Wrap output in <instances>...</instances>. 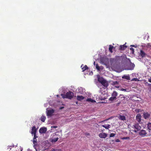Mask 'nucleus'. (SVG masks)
Masks as SVG:
<instances>
[{
    "label": "nucleus",
    "mask_w": 151,
    "mask_h": 151,
    "mask_svg": "<svg viewBox=\"0 0 151 151\" xmlns=\"http://www.w3.org/2000/svg\"><path fill=\"white\" fill-rule=\"evenodd\" d=\"M143 116L145 119H147L149 117L150 114L147 112L144 113L143 114Z\"/></svg>",
    "instance_id": "obj_13"
},
{
    "label": "nucleus",
    "mask_w": 151,
    "mask_h": 151,
    "mask_svg": "<svg viewBox=\"0 0 151 151\" xmlns=\"http://www.w3.org/2000/svg\"><path fill=\"white\" fill-rule=\"evenodd\" d=\"M122 78L127 80H129L130 79V77L129 76H126L125 75L122 77Z\"/></svg>",
    "instance_id": "obj_19"
},
{
    "label": "nucleus",
    "mask_w": 151,
    "mask_h": 151,
    "mask_svg": "<svg viewBox=\"0 0 151 151\" xmlns=\"http://www.w3.org/2000/svg\"><path fill=\"white\" fill-rule=\"evenodd\" d=\"M52 127H53V128H57V126H53Z\"/></svg>",
    "instance_id": "obj_42"
},
{
    "label": "nucleus",
    "mask_w": 151,
    "mask_h": 151,
    "mask_svg": "<svg viewBox=\"0 0 151 151\" xmlns=\"http://www.w3.org/2000/svg\"><path fill=\"white\" fill-rule=\"evenodd\" d=\"M149 135H151V133L149 134Z\"/></svg>",
    "instance_id": "obj_45"
},
{
    "label": "nucleus",
    "mask_w": 151,
    "mask_h": 151,
    "mask_svg": "<svg viewBox=\"0 0 151 151\" xmlns=\"http://www.w3.org/2000/svg\"><path fill=\"white\" fill-rule=\"evenodd\" d=\"M58 137H57L56 138H54L53 139H51V142H56L58 140Z\"/></svg>",
    "instance_id": "obj_26"
},
{
    "label": "nucleus",
    "mask_w": 151,
    "mask_h": 151,
    "mask_svg": "<svg viewBox=\"0 0 151 151\" xmlns=\"http://www.w3.org/2000/svg\"><path fill=\"white\" fill-rule=\"evenodd\" d=\"M114 48V47L111 45H109V50L111 52H113L112 49Z\"/></svg>",
    "instance_id": "obj_21"
},
{
    "label": "nucleus",
    "mask_w": 151,
    "mask_h": 151,
    "mask_svg": "<svg viewBox=\"0 0 151 151\" xmlns=\"http://www.w3.org/2000/svg\"><path fill=\"white\" fill-rule=\"evenodd\" d=\"M148 86L149 87V89L150 91H151V84H150V85Z\"/></svg>",
    "instance_id": "obj_35"
},
{
    "label": "nucleus",
    "mask_w": 151,
    "mask_h": 151,
    "mask_svg": "<svg viewBox=\"0 0 151 151\" xmlns=\"http://www.w3.org/2000/svg\"><path fill=\"white\" fill-rule=\"evenodd\" d=\"M136 120L138 123L141 121V116L139 114H137L136 116Z\"/></svg>",
    "instance_id": "obj_10"
},
{
    "label": "nucleus",
    "mask_w": 151,
    "mask_h": 151,
    "mask_svg": "<svg viewBox=\"0 0 151 151\" xmlns=\"http://www.w3.org/2000/svg\"><path fill=\"white\" fill-rule=\"evenodd\" d=\"M140 55L143 58L145 57L146 54L142 50L140 51Z\"/></svg>",
    "instance_id": "obj_12"
},
{
    "label": "nucleus",
    "mask_w": 151,
    "mask_h": 151,
    "mask_svg": "<svg viewBox=\"0 0 151 151\" xmlns=\"http://www.w3.org/2000/svg\"><path fill=\"white\" fill-rule=\"evenodd\" d=\"M87 135H89V133H87Z\"/></svg>",
    "instance_id": "obj_47"
},
{
    "label": "nucleus",
    "mask_w": 151,
    "mask_h": 151,
    "mask_svg": "<svg viewBox=\"0 0 151 151\" xmlns=\"http://www.w3.org/2000/svg\"><path fill=\"white\" fill-rule=\"evenodd\" d=\"M120 90L122 91H126L127 90L126 89H124L123 88H122Z\"/></svg>",
    "instance_id": "obj_36"
},
{
    "label": "nucleus",
    "mask_w": 151,
    "mask_h": 151,
    "mask_svg": "<svg viewBox=\"0 0 151 151\" xmlns=\"http://www.w3.org/2000/svg\"><path fill=\"white\" fill-rule=\"evenodd\" d=\"M63 107H62L60 109H63Z\"/></svg>",
    "instance_id": "obj_46"
},
{
    "label": "nucleus",
    "mask_w": 151,
    "mask_h": 151,
    "mask_svg": "<svg viewBox=\"0 0 151 151\" xmlns=\"http://www.w3.org/2000/svg\"><path fill=\"white\" fill-rule=\"evenodd\" d=\"M66 95V93L65 94H64L63 93H62L61 94V96H62V97L63 99H65V98L67 99V96Z\"/></svg>",
    "instance_id": "obj_29"
},
{
    "label": "nucleus",
    "mask_w": 151,
    "mask_h": 151,
    "mask_svg": "<svg viewBox=\"0 0 151 151\" xmlns=\"http://www.w3.org/2000/svg\"><path fill=\"white\" fill-rule=\"evenodd\" d=\"M117 95V93L115 91H113L112 94V96L114 97H116V96Z\"/></svg>",
    "instance_id": "obj_23"
},
{
    "label": "nucleus",
    "mask_w": 151,
    "mask_h": 151,
    "mask_svg": "<svg viewBox=\"0 0 151 151\" xmlns=\"http://www.w3.org/2000/svg\"><path fill=\"white\" fill-rule=\"evenodd\" d=\"M37 131V129L36 128L35 126H33L32 128V131L31 133L32 134H36Z\"/></svg>",
    "instance_id": "obj_9"
},
{
    "label": "nucleus",
    "mask_w": 151,
    "mask_h": 151,
    "mask_svg": "<svg viewBox=\"0 0 151 151\" xmlns=\"http://www.w3.org/2000/svg\"><path fill=\"white\" fill-rule=\"evenodd\" d=\"M99 136L101 138H105L107 136V134L105 133H102L99 134Z\"/></svg>",
    "instance_id": "obj_5"
},
{
    "label": "nucleus",
    "mask_w": 151,
    "mask_h": 151,
    "mask_svg": "<svg viewBox=\"0 0 151 151\" xmlns=\"http://www.w3.org/2000/svg\"><path fill=\"white\" fill-rule=\"evenodd\" d=\"M101 82V84L102 85L105 87H107L108 86V82L105 80H104L103 81Z\"/></svg>",
    "instance_id": "obj_8"
},
{
    "label": "nucleus",
    "mask_w": 151,
    "mask_h": 151,
    "mask_svg": "<svg viewBox=\"0 0 151 151\" xmlns=\"http://www.w3.org/2000/svg\"><path fill=\"white\" fill-rule=\"evenodd\" d=\"M67 99H72L74 96V93L72 92L69 91L66 93Z\"/></svg>",
    "instance_id": "obj_2"
},
{
    "label": "nucleus",
    "mask_w": 151,
    "mask_h": 151,
    "mask_svg": "<svg viewBox=\"0 0 151 151\" xmlns=\"http://www.w3.org/2000/svg\"><path fill=\"white\" fill-rule=\"evenodd\" d=\"M101 126L105 128L106 129H108L109 128L110 125L109 124H107L105 125H102Z\"/></svg>",
    "instance_id": "obj_18"
},
{
    "label": "nucleus",
    "mask_w": 151,
    "mask_h": 151,
    "mask_svg": "<svg viewBox=\"0 0 151 151\" xmlns=\"http://www.w3.org/2000/svg\"><path fill=\"white\" fill-rule=\"evenodd\" d=\"M55 151H62V150L61 149H56L55 150Z\"/></svg>",
    "instance_id": "obj_39"
},
{
    "label": "nucleus",
    "mask_w": 151,
    "mask_h": 151,
    "mask_svg": "<svg viewBox=\"0 0 151 151\" xmlns=\"http://www.w3.org/2000/svg\"><path fill=\"white\" fill-rule=\"evenodd\" d=\"M36 151H38V150H37L36 149ZM39 151H40L39 150Z\"/></svg>",
    "instance_id": "obj_49"
},
{
    "label": "nucleus",
    "mask_w": 151,
    "mask_h": 151,
    "mask_svg": "<svg viewBox=\"0 0 151 151\" xmlns=\"http://www.w3.org/2000/svg\"><path fill=\"white\" fill-rule=\"evenodd\" d=\"M104 80L102 78H98V81L101 83H102L101 82L103 81Z\"/></svg>",
    "instance_id": "obj_25"
},
{
    "label": "nucleus",
    "mask_w": 151,
    "mask_h": 151,
    "mask_svg": "<svg viewBox=\"0 0 151 151\" xmlns=\"http://www.w3.org/2000/svg\"><path fill=\"white\" fill-rule=\"evenodd\" d=\"M33 144L34 145V147H35V146H36L37 145V139H33Z\"/></svg>",
    "instance_id": "obj_24"
},
{
    "label": "nucleus",
    "mask_w": 151,
    "mask_h": 151,
    "mask_svg": "<svg viewBox=\"0 0 151 151\" xmlns=\"http://www.w3.org/2000/svg\"><path fill=\"white\" fill-rule=\"evenodd\" d=\"M123 139H129V137H124L123 138Z\"/></svg>",
    "instance_id": "obj_38"
},
{
    "label": "nucleus",
    "mask_w": 151,
    "mask_h": 151,
    "mask_svg": "<svg viewBox=\"0 0 151 151\" xmlns=\"http://www.w3.org/2000/svg\"><path fill=\"white\" fill-rule=\"evenodd\" d=\"M96 69L100 71L101 70V67H100L98 64H97L96 65Z\"/></svg>",
    "instance_id": "obj_27"
},
{
    "label": "nucleus",
    "mask_w": 151,
    "mask_h": 151,
    "mask_svg": "<svg viewBox=\"0 0 151 151\" xmlns=\"http://www.w3.org/2000/svg\"><path fill=\"white\" fill-rule=\"evenodd\" d=\"M147 128L149 130V133H151V123H149L147 124Z\"/></svg>",
    "instance_id": "obj_16"
},
{
    "label": "nucleus",
    "mask_w": 151,
    "mask_h": 151,
    "mask_svg": "<svg viewBox=\"0 0 151 151\" xmlns=\"http://www.w3.org/2000/svg\"><path fill=\"white\" fill-rule=\"evenodd\" d=\"M112 84L113 85L115 86V87L117 88H119V82L117 81H114L113 82Z\"/></svg>",
    "instance_id": "obj_7"
},
{
    "label": "nucleus",
    "mask_w": 151,
    "mask_h": 151,
    "mask_svg": "<svg viewBox=\"0 0 151 151\" xmlns=\"http://www.w3.org/2000/svg\"><path fill=\"white\" fill-rule=\"evenodd\" d=\"M130 65L131 66V67L129 68V69L131 70L133 69V68L135 66L134 65V64H130Z\"/></svg>",
    "instance_id": "obj_30"
},
{
    "label": "nucleus",
    "mask_w": 151,
    "mask_h": 151,
    "mask_svg": "<svg viewBox=\"0 0 151 151\" xmlns=\"http://www.w3.org/2000/svg\"><path fill=\"white\" fill-rule=\"evenodd\" d=\"M116 142H119V140L118 139H117L116 140Z\"/></svg>",
    "instance_id": "obj_43"
},
{
    "label": "nucleus",
    "mask_w": 151,
    "mask_h": 151,
    "mask_svg": "<svg viewBox=\"0 0 151 151\" xmlns=\"http://www.w3.org/2000/svg\"><path fill=\"white\" fill-rule=\"evenodd\" d=\"M88 102H90L92 103H94L96 101L93 99L91 98H88L86 100Z\"/></svg>",
    "instance_id": "obj_20"
},
{
    "label": "nucleus",
    "mask_w": 151,
    "mask_h": 151,
    "mask_svg": "<svg viewBox=\"0 0 151 151\" xmlns=\"http://www.w3.org/2000/svg\"><path fill=\"white\" fill-rule=\"evenodd\" d=\"M132 47H137V45H132Z\"/></svg>",
    "instance_id": "obj_41"
},
{
    "label": "nucleus",
    "mask_w": 151,
    "mask_h": 151,
    "mask_svg": "<svg viewBox=\"0 0 151 151\" xmlns=\"http://www.w3.org/2000/svg\"><path fill=\"white\" fill-rule=\"evenodd\" d=\"M47 128L45 127H42L40 128L39 130V133L40 134L45 133L47 131Z\"/></svg>",
    "instance_id": "obj_3"
},
{
    "label": "nucleus",
    "mask_w": 151,
    "mask_h": 151,
    "mask_svg": "<svg viewBox=\"0 0 151 151\" xmlns=\"http://www.w3.org/2000/svg\"><path fill=\"white\" fill-rule=\"evenodd\" d=\"M132 81H139V80L137 78H134L132 80Z\"/></svg>",
    "instance_id": "obj_33"
},
{
    "label": "nucleus",
    "mask_w": 151,
    "mask_h": 151,
    "mask_svg": "<svg viewBox=\"0 0 151 151\" xmlns=\"http://www.w3.org/2000/svg\"><path fill=\"white\" fill-rule=\"evenodd\" d=\"M130 50L132 51V52H134V49L133 48H131Z\"/></svg>",
    "instance_id": "obj_40"
},
{
    "label": "nucleus",
    "mask_w": 151,
    "mask_h": 151,
    "mask_svg": "<svg viewBox=\"0 0 151 151\" xmlns=\"http://www.w3.org/2000/svg\"><path fill=\"white\" fill-rule=\"evenodd\" d=\"M115 134L114 133H111L110 135V137H112L115 136Z\"/></svg>",
    "instance_id": "obj_31"
},
{
    "label": "nucleus",
    "mask_w": 151,
    "mask_h": 151,
    "mask_svg": "<svg viewBox=\"0 0 151 151\" xmlns=\"http://www.w3.org/2000/svg\"><path fill=\"white\" fill-rule=\"evenodd\" d=\"M95 62H94L93 64H94V65H95Z\"/></svg>",
    "instance_id": "obj_44"
},
{
    "label": "nucleus",
    "mask_w": 151,
    "mask_h": 151,
    "mask_svg": "<svg viewBox=\"0 0 151 151\" xmlns=\"http://www.w3.org/2000/svg\"><path fill=\"white\" fill-rule=\"evenodd\" d=\"M147 133L145 130H142L139 132V134L142 137L145 136L146 134Z\"/></svg>",
    "instance_id": "obj_6"
},
{
    "label": "nucleus",
    "mask_w": 151,
    "mask_h": 151,
    "mask_svg": "<svg viewBox=\"0 0 151 151\" xmlns=\"http://www.w3.org/2000/svg\"><path fill=\"white\" fill-rule=\"evenodd\" d=\"M46 118L44 116H42L40 118V120L42 122H44Z\"/></svg>",
    "instance_id": "obj_22"
},
{
    "label": "nucleus",
    "mask_w": 151,
    "mask_h": 151,
    "mask_svg": "<svg viewBox=\"0 0 151 151\" xmlns=\"http://www.w3.org/2000/svg\"><path fill=\"white\" fill-rule=\"evenodd\" d=\"M84 97L82 96H77V100L78 101H81L84 99Z\"/></svg>",
    "instance_id": "obj_15"
},
{
    "label": "nucleus",
    "mask_w": 151,
    "mask_h": 151,
    "mask_svg": "<svg viewBox=\"0 0 151 151\" xmlns=\"http://www.w3.org/2000/svg\"><path fill=\"white\" fill-rule=\"evenodd\" d=\"M54 112V111L53 109L49 110L47 111V115L48 116H51Z\"/></svg>",
    "instance_id": "obj_4"
},
{
    "label": "nucleus",
    "mask_w": 151,
    "mask_h": 151,
    "mask_svg": "<svg viewBox=\"0 0 151 151\" xmlns=\"http://www.w3.org/2000/svg\"><path fill=\"white\" fill-rule=\"evenodd\" d=\"M81 68L83 72L84 71L86 70H87L88 68V67L86 65H85L84 66L83 64L81 65Z\"/></svg>",
    "instance_id": "obj_11"
},
{
    "label": "nucleus",
    "mask_w": 151,
    "mask_h": 151,
    "mask_svg": "<svg viewBox=\"0 0 151 151\" xmlns=\"http://www.w3.org/2000/svg\"><path fill=\"white\" fill-rule=\"evenodd\" d=\"M34 134V138H33V139H36V138L37 137V135H36V134Z\"/></svg>",
    "instance_id": "obj_32"
},
{
    "label": "nucleus",
    "mask_w": 151,
    "mask_h": 151,
    "mask_svg": "<svg viewBox=\"0 0 151 151\" xmlns=\"http://www.w3.org/2000/svg\"><path fill=\"white\" fill-rule=\"evenodd\" d=\"M127 47V46L125 45H121L119 47V49L120 50H124Z\"/></svg>",
    "instance_id": "obj_14"
},
{
    "label": "nucleus",
    "mask_w": 151,
    "mask_h": 151,
    "mask_svg": "<svg viewBox=\"0 0 151 151\" xmlns=\"http://www.w3.org/2000/svg\"><path fill=\"white\" fill-rule=\"evenodd\" d=\"M145 84L146 86H149L150 84V83H148L147 82H145Z\"/></svg>",
    "instance_id": "obj_34"
},
{
    "label": "nucleus",
    "mask_w": 151,
    "mask_h": 151,
    "mask_svg": "<svg viewBox=\"0 0 151 151\" xmlns=\"http://www.w3.org/2000/svg\"><path fill=\"white\" fill-rule=\"evenodd\" d=\"M77 103H78V102H77V101H76V104H77Z\"/></svg>",
    "instance_id": "obj_48"
},
{
    "label": "nucleus",
    "mask_w": 151,
    "mask_h": 151,
    "mask_svg": "<svg viewBox=\"0 0 151 151\" xmlns=\"http://www.w3.org/2000/svg\"><path fill=\"white\" fill-rule=\"evenodd\" d=\"M119 119L122 120L124 121L126 120V118L124 116L120 115L119 117Z\"/></svg>",
    "instance_id": "obj_17"
},
{
    "label": "nucleus",
    "mask_w": 151,
    "mask_h": 151,
    "mask_svg": "<svg viewBox=\"0 0 151 151\" xmlns=\"http://www.w3.org/2000/svg\"><path fill=\"white\" fill-rule=\"evenodd\" d=\"M148 81L150 82V83H151V78H149L148 79Z\"/></svg>",
    "instance_id": "obj_37"
},
{
    "label": "nucleus",
    "mask_w": 151,
    "mask_h": 151,
    "mask_svg": "<svg viewBox=\"0 0 151 151\" xmlns=\"http://www.w3.org/2000/svg\"><path fill=\"white\" fill-rule=\"evenodd\" d=\"M132 127L135 129L134 131L135 132H137L141 129V127L138 123H136L133 125Z\"/></svg>",
    "instance_id": "obj_1"
},
{
    "label": "nucleus",
    "mask_w": 151,
    "mask_h": 151,
    "mask_svg": "<svg viewBox=\"0 0 151 151\" xmlns=\"http://www.w3.org/2000/svg\"><path fill=\"white\" fill-rule=\"evenodd\" d=\"M116 98V97L112 96L109 98V100L111 101H113L114 100H115Z\"/></svg>",
    "instance_id": "obj_28"
}]
</instances>
